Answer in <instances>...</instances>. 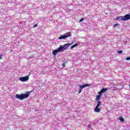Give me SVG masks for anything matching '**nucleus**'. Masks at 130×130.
Returning <instances> with one entry per match:
<instances>
[{
    "mask_svg": "<svg viewBox=\"0 0 130 130\" xmlns=\"http://www.w3.org/2000/svg\"><path fill=\"white\" fill-rule=\"evenodd\" d=\"M100 105H101V102L100 101H98V104L94 109V111L95 112H100V111H101V109L99 108V106H100Z\"/></svg>",
    "mask_w": 130,
    "mask_h": 130,
    "instance_id": "nucleus-3",
    "label": "nucleus"
},
{
    "mask_svg": "<svg viewBox=\"0 0 130 130\" xmlns=\"http://www.w3.org/2000/svg\"><path fill=\"white\" fill-rule=\"evenodd\" d=\"M120 121H121V122H123L124 121V119L122 118V117H120L119 118Z\"/></svg>",
    "mask_w": 130,
    "mask_h": 130,
    "instance_id": "nucleus-14",
    "label": "nucleus"
},
{
    "mask_svg": "<svg viewBox=\"0 0 130 130\" xmlns=\"http://www.w3.org/2000/svg\"><path fill=\"white\" fill-rule=\"evenodd\" d=\"M64 67H66V65L64 64V62H63V65H62V67L64 68Z\"/></svg>",
    "mask_w": 130,
    "mask_h": 130,
    "instance_id": "nucleus-22",
    "label": "nucleus"
},
{
    "mask_svg": "<svg viewBox=\"0 0 130 130\" xmlns=\"http://www.w3.org/2000/svg\"><path fill=\"white\" fill-rule=\"evenodd\" d=\"M82 21H84V19L83 18H81L79 20V22H82Z\"/></svg>",
    "mask_w": 130,
    "mask_h": 130,
    "instance_id": "nucleus-18",
    "label": "nucleus"
},
{
    "mask_svg": "<svg viewBox=\"0 0 130 130\" xmlns=\"http://www.w3.org/2000/svg\"><path fill=\"white\" fill-rule=\"evenodd\" d=\"M82 92V90H79V91H78V94H80V93H81Z\"/></svg>",
    "mask_w": 130,
    "mask_h": 130,
    "instance_id": "nucleus-20",
    "label": "nucleus"
},
{
    "mask_svg": "<svg viewBox=\"0 0 130 130\" xmlns=\"http://www.w3.org/2000/svg\"><path fill=\"white\" fill-rule=\"evenodd\" d=\"M59 50H58V49H57V50H54L52 51V54L54 55H56V54H57L58 53H59Z\"/></svg>",
    "mask_w": 130,
    "mask_h": 130,
    "instance_id": "nucleus-9",
    "label": "nucleus"
},
{
    "mask_svg": "<svg viewBox=\"0 0 130 130\" xmlns=\"http://www.w3.org/2000/svg\"><path fill=\"white\" fill-rule=\"evenodd\" d=\"M31 91H26V93H21L20 95L16 94V97L17 99L20 100H23V99H27L28 97L30 96V93Z\"/></svg>",
    "mask_w": 130,
    "mask_h": 130,
    "instance_id": "nucleus-1",
    "label": "nucleus"
},
{
    "mask_svg": "<svg viewBox=\"0 0 130 130\" xmlns=\"http://www.w3.org/2000/svg\"><path fill=\"white\" fill-rule=\"evenodd\" d=\"M2 56H4V55L3 54H1L0 55V59H3Z\"/></svg>",
    "mask_w": 130,
    "mask_h": 130,
    "instance_id": "nucleus-17",
    "label": "nucleus"
},
{
    "mask_svg": "<svg viewBox=\"0 0 130 130\" xmlns=\"http://www.w3.org/2000/svg\"><path fill=\"white\" fill-rule=\"evenodd\" d=\"M58 49L60 52H61V51H63V50L61 46H60L59 48H58Z\"/></svg>",
    "mask_w": 130,
    "mask_h": 130,
    "instance_id": "nucleus-12",
    "label": "nucleus"
},
{
    "mask_svg": "<svg viewBox=\"0 0 130 130\" xmlns=\"http://www.w3.org/2000/svg\"><path fill=\"white\" fill-rule=\"evenodd\" d=\"M72 44H73V43L66 44L63 46H62V48L63 51H64V50H66V49H68V48L70 46L72 45Z\"/></svg>",
    "mask_w": 130,
    "mask_h": 130,
    "instance_id": "nucleus-5",
    "label": "nucleus"
},
{
    "mask_svg": "<svg viewBox=\"0 0 130 130\" xmlns=\"http://www.w3.org/2000/svg\"><path fill=\"white\" fill-rule=\"evenodd\" d=\"M118 26H119V24L117 23V24H114L113 27H114V28H115V27H118Z\"/></svg>",
    "mask_w": 130,
    "mask_h": 130,
    "instance_id": "nucleus-15",
    "label": "nucleus"
},
{
    "mask_svg": "<svg viewBox=\"0 0 130 130\" xmlns=\"http://www.w3.org/2000/svg\"><path fill=\"white\" fill-rule=\"evenodd\" d=\"M126 60H130V57L126 58Z\"/></svg>",
    "mask_w": 130,
    "mask_h": 130,
    "instance_id": "nucleus-19",
    "label": "nucleus"
},
{
    "mask_svg": "<svg viewBox=\"0 0 130 130\" xmlns=\"http://www.w3.org/2000/svg\"><path fill=\"white\" fill-rule=\"evenodd\" d=\"M117 53L121 54V53H122V51H121V50L118 51H117Z\"/></svg>",
    "mask_w": 130,
    "mask_h": 130,
    "instance_id": "nucleus-16",
    "label": "nucleus"
},
{
    "mask_svg": "<svg viewBox=\"0 0 130 130\" xmlns=\"http://www.w3.org/2000/svg\"><path fill=\"white\" fill-rule=\"evenodd\" d=\"M108 90V88H103L100 92H99L98 94H102V93H104V92H106Z\"/></svg>",
    "mask_w": 130,
    "mask_h": 130,
    "instance_id": "nucleus-8",
    "label": "nucleus"
},
{
    "mask_svg": "<svg viewBox=\"0 0 130 130\" xmlns=\"http://www.w3.org/2000/svg\"><path fill=\"white\" fill-rule=\"evenodd\" d=\"M91 86V84H85L83 85H79V87H80V89H84V88H86V87H89Z\"/></svg>",
    "mask_w": 130,
    "mask_h": 130,
    "instance_id": "nucleus-6",
    "label": "nucleus"
},
{
    "mask_svg": "<svg viewBox=\"0 0 130 130\" xmlns=\"http://www.w3.org/2000/svg\"><path fill=\"white\" fill-rule=\"evenodd\" d=\"M124 21H127V20H129L130 19V15L126 14L125 16H123Z\"/></svg>",
    "mask_w": 130,
    "mask_h": 130,
    "instance_id": "nucleus-7",
    "label": "nucleus"
},
{
    "mask_svg": "<svg viewBox=\"0 0 130 130\" xmlns=\"http://www.w3.org/2000/svg\"><path fill=\"white\" fill-rule=\"evenodd\" d=\"M117 20L118 21H124L123 16H118L117 17Z\"/></svg>",
    "mask_w": 130,
    "mask_h": 130,
    "instance_id": "nucleus-11",
    "label": "nucleus"
},
{
    "mask_svg": "<svg viewBox=\"0 0 130 130\" xmlns=\"http://www.w3.org/2000/svg\"><path fill=\"white\" fill-rule=\"evenodd\" d=\"M38 26V24H36L35 25H34V28H35V27H37Z\"/></svg>",
    "mask_w": 130,
    "mask_h": 130,
    "instance_id": "nucleus-21",
    "label": "nucleus"
},
{
    "mask_svg": "<svg viewBox=\"0 0 130 130\" xmlns=\"http://www.w3.org/2000/svg\"><path fill=\"white\" fill-rule=\"evenodd\" d=\"M129 88H130V85H129Z\"/></svg>",
    "mask_w": 130,
    "mask_h": 130,
    "instance_id": "nucleus-24",
    "label": "nucleus"
},
{
    "mask_svg": "<svg viewBox=\"0 0 130 130\" xmlns=\"http://www.w3.org/2000/svg\"><path fill=\"white\" fill-rule=\"evenodd\" d=\"M101 97H102V94H99V95H96V100L97 101H99V100H100V99H101Z\"/></svg>",
    "mask_w": 130,
    "mask_h": 130,
    "instance_id": "nucleus-10",
    "label": "nucleus"
},
{
    "mask_svg": "<svg viewBox=\"0 0 130 130\" xmlns=\"http://www.w3.org/2000/svg\"><path fill=\"white\" fill-rule=\"evenodd\" d=\"M88 127H91V125H88Z\"/></svg>",
    "mask_w": 130,
    "mask_h": 130,
    "instance_id": "nucleus-23",
    "label": "nucleus"
},
{
    "mask_svg": "<svg viewBox=\"0 0 130 130\" xmlns=\"http://www.w3.org/2000/svg\"><path fill=\"white\" fill-rule=\"evenodd\" d=\"M71 36H72V35H71V32H68L63 35H61L60 37L58 38V40H62V39H66V38L71 37Z\"/></svg>",
    "mask_w": 130,
    "mask_h": 130,
    "instance_id": "nucleus-2",
    "label": "nucleus"
},
{
    "mask_svg": "<svg viewBox=\"0 0 130 130\" xmlns=\"http://www.w3.org/2000/svg\"><path fill=\"white\" fill-rule=\"evenodd\" d=\"M76 46H78V44H75L74 45L72 46L71 47V49H73V48H75V47H76Z\"/></svg>",
    "mask_w": 130,
    "mask_h": 130,
    "instance_id": "nucleus-13",
    "label": "nucleus"
},
{
    "mask_svg": "<svg viewBox=\"0 0 130 130\" xmlns=\"http://www.w3.org/2000/svg\"><path fill=\"white\" fill-rule=\"evenodd\" d=\"M28 80H29V76H26L25 77H22L19 78V80L21 82H26Z\"/></svg>",
    "mask_w": 130,
    "mask_h": 130,
    "instance_id": "nucleus-4",
    "label": "nucleus"
}]
</instances>
